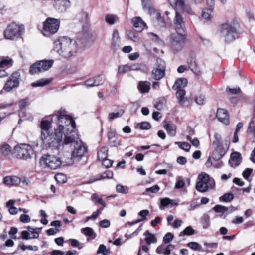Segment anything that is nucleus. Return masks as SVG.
Here are the masks:
<instances>
[{
    "mask_svg": "<svg viewBox=\"0 0 255 255\" xmlns=\"http://www.w3.org/2000/svg\"><path fill=\"white\" fill-rule=\"evenodd\" d=\"M53 5L55 8L60 12H64L71 6L69 0H54Z\"/></svg>",
    "mask_w": 255,
    "mask_h": 255,
    "instance_id": "obj_18",
    "label": "nucleus"
},
{
    "mask_svg": "<svg viewBox=\"0 0 255 255\" xmlns=\"http://www.w3.org/2000/svg\"><path fill=\"white\" fill-rule=\"evenodd\" d=\"M15 156L19 159L27 160L33 153L32 147L27 144H21L16 146L14 149Z\"/></svg>",
    "mask_w": 255,
    "mask_h": 255,
    "instance_id": "obj_11",
    "label": "nucleus"
},
{
    "mask_svg": "<svg viewBox=\"0 0 255 255\" xmlns=\"http://www.w3.org/2000/svg\"><path fill=\"white\" fill-rule=\"evenodd\" d=\"M130 71L129 65H124L119 66L118 67V72L120 74H124Z\"/></svg>",
    "mask_w": 255,
    "mask_h": 255,
    "instance_id": "obj_56",
    "label": "nucleus"
},
{
    "mask_svg": "<svg viewBox=\"0 0 255 255\" xmlns=\"http://www.w3.org/2000/svg\"><path fill=\"white\" fill-rule=\"evenodd\" d=\"M113 176V173L110 170H107L105 172L102 173V174L100 175V177L99 179L94 180V181L101 180V179H111L112 178Z\"/></svg>",
    "mask_w": 255,
    "mask_h": 255,
    "instance_id": "obj_44",
    "label": "nucleus"
},
{
    "mask_svg": "<svg viewBox=\"0 0 255 255\" xmlns=\"http://www.w3.org/2000/svg\"><path fill=\"white\" fill-rule=\"evenodd\" d=\"M175 90H177L176 96V98L178 100L179 104L183 107H186L188 105V100L184 97L185 95V91L184 89L182 88L177 89Z\"/></svg>",
    "mask_w": 255,
    "mask_h": 255,
    "instance_id": "obj_22",
    "label": "nucleus"
},
{
    "mask_svg": "<svg viewBox=\"0 0 255 255\" xmlns=\"http://www.w3.org/2000/svg\"><path fill=\"white\" fill-rule=\"evenodd\" d=\"M116 135V132L114 129L112 128H110L108 129L107 133V137L108 140L112 139L114 138Z\"/></svg>",
    "mask_w": 255,
    "mask_h": 255,
    "instance_id": "obj_61",
    "label": "nucleus"
},
{
    "mask_svg": "<svg viewBox=\"0 0 255 255\" xmlns=\"http://www.w3.org/2000/svg\"><path fill=\"white\" fill-rule=\"evenodd\" d=\"M219 199L221 201L225 202H230L234 199V196L232 193H227L221 196Z\"/></svg>",
    "mask_w": 255,
    "mask_h": 255,
    "instance_id": "obj_46",
    "label": "nucleus"
},
{
    "mask_svg": "<svg viewBox=\"0 0 255 255\" xmlns=\"http://www.w3.org/2000/svg\"><path fill=\"white\" fill-rule=\"evenodd\" d=\"M121 41L120 39L119 32L117 30L113 31L112 35V40L111 46L115 51L117 50L120 48Z\"/></svg>",
    "mask_w": 255,
    "mask_h": 255,
    "instance_id": "obj_25",
    "label": "nucleus"
},
{
    "mask_svg": "<svg viewBox=\"0 0 255 255\" xmlns=\"http://www.w3.org/2000/svg\"><path fill=\"white\" fill-rule=\"evenodd\" d=\"M20 77L19 72L12 73L5 84L3 89L6 92H9L13 88L17 87L19 84Z\"/></svg>",
    "mask_w": 255,
    "mask_h": 255,
    "instance_id": "obj_15",
    "label": "nucleus"
},
{
    "mask_svg": "<svg viewBox=\"0 0 255 255\" xmlns=\"http://www.w3.org/2000/svg\"><path fill=\"white\" fill-rule=\"evenodd\" d=\"M213 138L214 140L212 142L213 146L223 144L222 141V137L219 133L216 132L215 133L213 136Z\"/></svg>",
    "mask_w": 255,
    "mask_h": 255,
    "instance_id": "obj_45",
    "label": "nucleus"
},
{
    "mask_svg": "<svg viewBox=\"0 0 255 255\" xmlns=\"http://www.w3.org/2000/svg\"><path fill=\"white\" fill-rule=\"evenodd\" d=\"M168 1L175 11H183L190 15L194 14L190 5L186 2L185 0H168Z\"/></svg>",
    "mask_w": 255,
    "mask_h": 255,
    "instance_id": "obj_12",
    "label": "nucleus"
},
{
    "mask_svg": "<svg viewBox=\"0 0 255 255\" xmlns=\"http://www.w3.org/2000/svg\"><path fill=\"white\" fill-rule=\"evenodd\" d=\"M51 82L49 79H41L31 83L33 87H43L49 84Z\"/></svg>",
    "mask_w": 255,
    "mask_h": 255,
    "instance_id": "obj_36",
    "label": "nucleus"
},
{
    "mask_svg": "<svg viewBox=\"0 0 255 255\" xmlns=\"http://www.w3.org/2000/svg\"><path fill=\"white\" fill-rule=\"evenodd\" d=\"M186 38V34L184 33L176 32L171 34L168 44L171 50L174 53L182 50L184 47Z\"/></svg>",
    "mask_w": 255,
    "mask_h": 255,
    "instance_id": "obj_4",
    "label": "nucleus"
},
{
    "mask_svg": "<svg viewBox=\"0 0 255 255\" xmlns=\"http://www.w3.org/2000/svg\"><path fill=\"white\" fill-rule=\"evenodd\" d=\"M19 220L22 223H29L31 219L29 215L24 214L21 215L19 218Z\"/></svg>",
    "mask_w": 255,
    "mask_h": 255,
    "instance_id": "obj_64",
    "label": "nucleus"
},
{
    "mask_svg": "<svg viewBox=\"0 0 255 255\" xmlns=\"http://www.w3.org/2000/svg\"><path fill=\"white\" fill-rule=\"evenodd\" d=\"M131 22L133 27L137 29L138 32L142 31L144 27H146V23L140 17H135L133 18Z\"/></svg>",
    "mask_w": 255,
    "mask_h": 255,
    "instance_id": "obj_24",
    "label": "nucleus"
},
{
    "mask_svg": "<svg viewBox=\"0 0 255 255\" xmlns=\"http://www.w3.org/2000/svg\"><path fill=\"white\" fill-rule=\"evenodd\" d=\"M56 117L57 127L54 132L41 135V140L46 148L57 149L63 145L62 138L66 133H69L76 128V124L72 117L67 114L64 109L61 108L54 114Z\"/></svg>",
    "mask_w": 255,
    "mask_h": 255,
    "instance_id": "obj_1",
    "label": "nucleus"
},
{
    "mask_svg": "<svg viewBox=\"0 0 255 255\" xmlns=\"http://www.w3.org/2000/svg\"><path fill=\"white\" fill-rule=\"evenodd\" d=\"M126 35L130 40L134 42H138L139 41L138 34L132 30H128L126 31Z\"/></svg>",
    "mask_w": 255,
    "mask_h": 255,
    "instance_id": "obj_37",
    "label": "nucleus"
},
{
    "mask_svg": "<svg viewBox=\"0 0 255 255\" xmlns=\"http://www.w3.org/2000/svg\"><path fill=\"white\" fill-rule=\"evenodd\" d=\"M60 26V21L53 18H48L43 23V30L42 33L44 35L49 36L51 34H54L57 32Z\"/></svg>",
    "mask_w": 255,
    "mask_h": 255,
    "instance_id": "obj_10",
    "label": "nucleus"
},
{
    "mask_svg": "<svg viewBox=\"0 0 255 255\" xmlns=\"http://www.w3.org/2000/svg\"><path fill=\"white\" fill-rule=\"evenodd\" d=\"M185 183L182 179L181 177L177 178L176 182L175 184V188L176 189H181L184 187Z\"/></svg>",
    "mask_w": 255,
    "mask_h": 255,
    "instance_id": "obj_54",
    "label": "nucleus"
},
{
    "mask_svg": "<svg viewBox=\"0 0 255 255\" xmlns=\"http://www.w3.org/2000/svg\"><path fill=\"white\" fill-rule=\"evenodd\" d=\"M166 249L165 248V246L164 245H161L157 247L156 249V252L158 254H163L164 255H169V254L166 255Z\"/></svg>",
    "mask_w": 255,
    "mask_h": 255,
    "instance_id": "obj_60",
    "label": "nucleus"
},
{
    "mask_svg": "<svg viewBox=\"0 0 255 255\" xmlns=\"http://www.w3.org/2000/svg\"><path fill=\"white\" fill-rule=\"evenodd\" d=\"M137 87L141 93H148L150 89V83L147 81H141L139 82Z\"/></svg>",
    "mask_w": 255,
    "mask_h": 255,
    "instance_id": "obj_27",
    "label": "nucleus"
},
{
    "mask_svg": "<svg viewBox=\"0 0 255 255\" xmlns=\"http://www.w3.org/2000/svg\"><path fill=\"white\" fill-rule=\"evenodd\" d=\"M251 168H246L242 173V175L245 179L247 180L253 172Z\"/></svg>",
    "mask_w": 255,
    "mask_h": 255,
    "instance_id": "obj_63",
    "label": "nucleus"
},
{
    "mask_svg": "<svg viewBox=\"0 0 255 255\" xmlns=\"http://www.w3.org/2000/svg\"><path fill=\"white\" fill-rule=\"evenodd\" d=\"M166 64L164 60L160 58L156 59V68L152 71V77L156 80H159L163 78L165 75Z\"/></svg>",
    "mask_w": 255,
    "mask_h": 255,
    "instance_id": "obj_13",
    "label": "nucleus"
},
{
    "mask_svg": "<svg viewBox=\"0 0 255 255\" xmlns=\"http://www.w3.org/2000/svg\"><path fill=\"white\" fill-rule=\"evenodd\" d=\"M116 189L117 192L120 193L127 194L129 192V189L127 186H125L121 184L117 185Z\"/></svg>",
    "mask_w": 255,
    "mask_h": 255,
    "instance_id": "obj_49",
    "label": "nucleus"
},
{
    "mask_svg": "<svg viewBox=\"0 0 255 255\" xmlns=\"http://www.w3.org/2000/svg\"><path fill=\"white\" fill-rule=\"evenodd\" d=\"M110 250L106 249V246L103 244L100 245L97 251V254H102L101 255H108L110 253Z\"/></svg>",
    "mask_w": 255,
    "mask_h": 255,
    "instance_id": "obj_48",
    "label": "nucleus"
},
{
    "mask_svg": "<svg viewBox=\"0 0 255 255\" xmlns=\"http://www.w3.org/2000/svg\"><path fill=\"white\" fill-rule=\"evenodd\" d=\"M173 23L177 33H185V21L182 16L178 11H175V15L173 19Z\"/></svg>",
    "mask_w": 255,
    "mask_h": 255,
    "instance_id": "obj_16",
    "label": "nucleus"
},
{
    "mask_svg": "<svg viewBox=\"0 0 255 255\" xmlns=\"http://www.w3.org/2000/svg\"><path fill=\"white\" fill-rule=\"evenodd\" d=\"M160 190V187L158 185H155L151 187L147 188L145 190V192L143 193V195L148 194V193H156Z\"/></svg>",
    "mask_w": 255,
    "mask_h": 255,
    "instance_id": "obj_50",
    "label": "nucleus"
},
{
    "mask_svg": "<svg viewBox=\"0 0 255 255\" xmlns=\"http://www.w3.org/2000/svg\"><path fill=\"white\" fill-rule=\"evenodd\" d=\"M195 231L191 227L188 226L186 227L182 232L180 233L179 236H181L182 235H187L190 236L194 234Z\"/></svg>",
    "mask_w": 255,
    "mask_h": 255,
    "instance_id": "obj_51",
    "label": "nucleus"
},
{
    "mask_svg": "<svg viewBox=\"0 0 255 255\" xmlns=\"http://www.w3.org/2000/svg\"><path fill=\"white\" fill-rule=\"evenodd\" d=\"M174 238V235L172 233L168 232L165 234L163 237V242L168 244L170 243Z\"/></svg>",
    "mask_w": 255,
    "mask_h": 255,
    "instance_id": "obj_57",
    "label": "nucleus"
},
{
    "mask_svg": "<svg viewBox=\"0 0 255 255\" xmlns=\"http://www.w3.org/2000/svg\"><path fill=\"white\" fill-rule=\"evenodd\" d=\"M124 113L123 109H120L119 111L116 113H111L108 115V119L109 120H113L117 118L122 116Z\"/></svg>",
    "mask_w": 255,
    "mask_h": 255,
    "instance_id": "obj_43",
    "label": "nucleus"
},
{
    "mask_svg": "<svg viewBox=\"0 0 255 255\" xmlns=\"http://www.w3.org/2000/svg\"><path fill=\"white\" fill-rule=\"evenodd\" d=\"M220 33L227 43H230L235 40L238 36V32L234 22L226 23L221 25Z\"/></svg>",
    "mask_w": 255,
    "mask_h": 255,
    "instance_id": "obj_5",
    "label": "nucleus"
},
{
    "mask_svg": "<svg viewBox=\"0 0 255 255\" xmlns=\"http://www.w3.org/2000/svg\"><path fill=\"white\" fill-rule=\"evenodd\" d=\"M177 205L178 203L176 202L175 201L171 200L168 198H165L161 199L159 207L161 210H163L165 207L169 205L173 207L177 206Z\"/></svg>",
    "mask_w": 255,
    "mask_h": 255,
    "instance_id": "obj_28",
    "label": "nucleus"
},
{
    "mask_svg": "<svg viewBox=\"0 0 255 255\" xmlns=\"http://www.w3.org/2000/svg\"><path fill=\"white\" fill-rule=\"evenodd\" d=\"M144 235L146 236L145 241L147 244L149 245L152 243H154L157 242V239L155 236L150 233L148 230H146L144 233Z\"/></svg>",
    "mask_w": 255,
    "mask_h": 255,
    "instance_id": "obj_35",
    "label": "nucleus"
},
{
    "mask_svg": "<svg viewBox=\"0 0 255 255\" xmlns=\"http://www.w3.org/2000/svg\"><path fill=\"white\" fill-rule=\"evenodd\" d=\"M24 30L22 25L16 23L9 24L4 31V37L7 39L14 40L20 37Z\"/></svg>",
    "mask_w": 255,
    "mask_h": 255,
    "instance_id": "obj_8",
    "label": "nucleus"
},
{
    "mask_svg": "<svg viewBox=\"0 0 255 255\" xmlns=\"http://www.w3.org/2000/svg\"><path fill=\"white\" fill-rule=\"evenodd\" d=\"M213 16V9L211 8H206L202 10V17L204 19L210 20Z\"/></svg>",
    "mask_w": 255,
    "mask_h": 255,
    "instance_id": "obj_40",
    "label": "nucleus"
},
{
    "mask_svg": "<svg viewBox=\"0 0 255 255\" xmlns=\"http://www.w3.org/2000/svg\"><path fill=\"white\" fill-rule=\"evenodd\" d=\"M55 179L59 183H65L66 180V176L62 173L56 174L55 175Z\"/></svg>",
    "mask_w": 255,
    "mask_h": 255,
    "instance_id": "obj_58",
    "label": "nucleus"
},
{
    "mask_svg": "<svg viewBox=\"0 0 255 255\" xmlns=\"http://www.w3.org/2000/svg\"><path fill=\"white\" fill-rule=\"evenodd\" d=\"M65 160H67L66 158H63L62 160H61L54 155L47 154L42 156L40 162L41 165H44L51 169L55 170L59 168L62 163L66 165L64 162Z\"/></svg>",
    "mask_w": 255,
    "mask_h": 255,
    "instance_id": "obj_7",
    "label": "nucleus"
},
{
    "mask_svg": "<svg viewBox=\"0 0 255 255\" xmlns=\"http://www.w3.org/2000/svg\"><path fill=\"white\" fill-rule=\"evenodd\" d=\"M63 143L65 145L71 144L74 147L72 154L69 155L71 157L66 158L67 160L64 161L67 165L73 164L75 159H80L87 152L86 147L83 144L79 139L78 135L74 131V130L69 133H66Z\"/></svg>",
    "mask_w": 255,
    "mask_h": 255,
    "instance_id": "obj_2",
    "label": "nucleus"
},
{
    "mask_svg": "<svg viewBox=\"0 0 255 255\" xmlns=\"http://www.w3.org/2000/svg\"><path fill=\"white\" fill-rule=\"evenodd\" d=\"M164 127L166 130L168 135L172 137L176 136V126L175 125L168 123L165 124Z\"/></svg>",
    "mask_w": 255,
    "mask_h": 255,
    "instance_id": "obj_32",
    "label": "nucleus"
},
{
    "mask_svg": "<svg viewBox=\"0 0 255 255\" xmlns=\"http://www.w3.org/2000/svg\"><path fill=\"white\" fill-rule=\"evenodd\" d=\"M51 127V123L47 120H43L40 123L41 135L50 133L49 129Z\"/></svg>",
    "mask_w": 255,
    "mask_h": 255,
    "instance_id": "obj_26",
    "label": "nucleus"
},
{
    "mask_svg": "<svg viewBox=\"0 0 255 255\" xmlns=\"http://www.w3.org/2000/svg\"><path fill=\"white\" fill-rule=\"evenodd\" d=\"M78 18L83 25H87L89 22L88 14L85 11H81L78 15Z\"/></svg>",
    "mask_w": 255,
    "mask_h": 255,
    "instance_id": "obj_33",
    "label": "nucleus"
},
{
    "mask_svg": "<svg viewBox=\"0 0 255 255\" xmlns=\"http://www.w3.org/2000/svg\"><path fill=\"white\" fill-rule=\"evenodd\" d=\"M213 210L217 213H220V217L225 218L230 213L233 212L235 210L233 207H227L220 205H216Z\"/></svg>",
    "mask_w": 255,
    "mask_h": 255,
    "instance_id": "obj_20",
    "label": "nucleus"
},
{
    "mask_svg": "<svg viewBox=\"0 0 255 255\" xmlns=\"http://www.w3.org/2000/svg\"><path fill=\"white\" fill-rule=\"evenodd\" d=\"M130 71H140L146 73L148 71L147 66L143 63H134L129 65Z\"/></svg>",
    "mask_w": 255,
    "mask_h": 255,
    "instance_id": "obj_29",
    "label": "nucleus"
},
{
    "mask_svg": "<svg viewBox=\"0 0 255 255\" xmlns=\"http://www.w3.org/2000/svg\"><path fill=\"white\" fill-rule=\"evenodd\" d=\"M53 63V60L38 61L30 66L29 73L35 75L47 71L52 66Z\"/></svg>",
    "mask_w": 255,
    "mask_h": 255,
    "instance_id": "obj_9",
    "label": "nucleus"
},
{
    "mask_svg": "<svg viewBox=\"0 0 255 255\" xmlns=\"http://www.w3.org/2000/svg\"><path fill=\"white\" fill-rule=\"evenodd\" d=\"M108 148L106 147H103L98 152L97 157L99 160H103V159L107 158L108 157Z\"/></svg>",
    "mask_w": 255,
    "mask_h": 255,
    "instance_id": "obj_39",
    "label": "nucleus"
},
{
    "mask_svg": "<svg viewBox=\"0 0 255 255\" xmlns=\"http://www.w3.org/2000/svg\"><path fill=\"white\" fill-rule=\"evenodd\" d=\"M21 182V179L16 176H8L3 178V183L7 185H18Z\"/></svg>",
    "mask_w": 255,
    "mask_h": 255,
    "instance_id": "obj_23",
    "label": "nucleus"
},
{
    "mask_svg": "<svg viewBox=\"0 0 255 255\" xmlns=\"http://www.w3.org/2000/svg\"><path fill=\"white\" fill-rule=\"evenodd\" d=\"M109 144L112 147H116L121 145V140L117 138L108 140Z\"/></svg>",
    "mask_w": 255,
    "mask_h": 255,
    "instance_id": "obj_62",
    "label": "nucleus"
},
{
    "mask_svg": "<svg viewBox=\"0 0 255 255\" xmlns=\"http://www.w3.org/2000/svg\"><path fill=\"white\" fill-rule=\"evenodd\" d=\"M229 142L214 146V150L213 152L212 158L215 161H219L227 153L229 147Z\"/></svg>",
    "mask_w": 255,
    "mask_h": 255,
    "instance_id": "obj_14",
    "label": "nucleus"
},
{
    "mask_svg": "<svg viewBox=\"0 0 255 255\" xmlns=\"http://www.w3.org/2000/svg\"><path fill=\"white\" fill-rule=\"evenodd\" d=\"M137 126L141 130H147L151 128V125L148 122H142L141 123H138Z\"/></svg>",
    "mask_w": 255,
    "mask_h": 255,
    "instance_id": "obj_52",
    "label": "nucleus"
},
{
    "mask_svg": "<svg viewBox=\"0 0 255 255\" xmlns=\"http://www.w3.org/2000/svg\"><path fill=\"white\" fill-rule=\"evenodd\" d=\"M95 86L101 85L104 83L105 81L104 78L101 75H98L93 78Z\"/></svg>",
    "mask_w": 255,
    "mask_h": 255,
    "instance_id": "obj_53",
    "label": "nucleus"
},
{
    "mask_svg": "<svg viewBox=\"0 0 255 255\" xmlns=\"http://www.w3.org/2000/svg\"><path fill=\"white\" fill-rule=\"evenodd\" d=\"M149 214V212L148 210L145 209L140 211L138 213V215L142 217L141 219H138V220H141V222L143 221L146 220V217L148 216Z\"/></svg>",
    "mask_w": 255,
    "mask_h": 255,
    "instance_id": "obj_59",
    "label": "nucleus"
},
{
    "mask_svg": "<svg viewBox=\"0 0 255 255\" xmlns=\"http://www.w3.org/2000/svg\"><path fill=\"white\" fill-rule=\"evenodd\" d=\"M54 50L66 59L75 56L77 52V42L67 37L59 38L54 41Z\"/></svg>",
    "mask_w": 255,
    "mask_h": 255,
    "instance_id": "obj_3",
    "label": "nucleus"
},
{
    "mask_svg": "<svg viewBox=\"0 0 255 255\" xmlns=\"http://www.w3.org/2000/svg\"><path fill=\"white\" fill-rule=\"evenodd\" d=\"M11 151V148L8 144H5L0 146V151L5 156L9 155Z\"/></svg>",
    "mask_w": 255,
    "mask_h": 255,
    "instance_id": "obj_42",
    "label": "nucleus"
},
{
    "mask_svg": "<svg viewBox=\"0 0 255 255\" xmlns=\"http://www.w3.org/2000/svg\"><path fill=\"white\" fill-rule=\"evenodd\" d=\"M216 117L220 122L225 125H227L229 124V116L226 110L218 108L216 113Z\"/></svg>",
    "mask_w": 255,
    "mask_h": 255,
    "instance_id": "obj_19",
    "label": "nucleus"
},
{
    "mask_svg": "<svg viewBox=\"0 0 255 255\" xmlns=\"http://www.w3.org/2000/svg\"><path fill=\"white\" fill-rule=\"evenodd\" d=\"M81 233L86 236L90 237L91 239H94L96 237L97 234L93 229L90 227H85L81 229Z\"/></svg>",
    "mask_w": 255,
    "mask_h": 255,
    "instance_id": "obj_34",
    "label": "nucleus"
},
{
    "mask_svg": "<svg viewBox=\"0 0 255 255\" xmlns=\"http://www.w3.org/2000/svg\"><path fill=\"white\" fill-rule=\"evenodd\" d=\"M187 246L194 251H199L204 252L205 250L202 249L201 246L195 242H190L187 244Z\"/></svg>",
    "mask_w": 255,
    "mask_h": 255,
    "instance_id": "obj_41",
    "label": "nucleus"
},
{
    "mask_svg": "<svg viewBox=\"0 0 255 255\" xmlns=\"http://www.w3.org/2000/svg\"><path fill=\"white\" fill-rule=\"evenodd\" d=\"M195 101L197 104L203 105L206 102L205 96L203 95H199L195 98Z\"/></svg>",
    "mask_w": 255,
    "mask_h": 255,
    "instance_id": "obj_55",
    "label": "nucleus"
},
{
    "mask_svg": "<svg viewBox=\"0 0 255 255\" xmlns=\"http://www.w3.org/2000/svg\"><path fill=\"white\" fill-rule=\"evenodd\" d=\"M199 181L196 184V189L200 192H205L209 189H212L215 186L214 180L211 179L206 173H202L198 176Z\"/></svg>",
    "mask_w": 255,
    "mask_h": 255,
    "instance_id": "obj_6",
    "label": "nucleus"
},
{
    "mask_svg": "<svg viewBox=\"0 0 255 255\" xmlns=\"http://www.w3.org/2000/svg\"><path fill=\"white\" fill-rule=\"evenodd\" d=\"M201 223L204 229H207L210 226V216L208 214H204L201 218Z\"/></svg>",
    "mask_w": 255,
    "mask_h": 255,
    "instance_id": "obj_38",
    "label": "nucleus"
},
{
    "mask_svg": "<svg viewBox=\"0 0 255 255\" xmlns=\"http://www.w3.org/2000/svg\"><path fill=\"white\" fill-rule=\"evenodd\" d=\"M175 144L178 145V146L182 149L184 150L185 151H189L191 145L189 143L186 142H176Z\"/></svg>",
    "mask_w": 255,
    "mask_h": 255,
    "instance_id": "obj_47",
    "label": "nucleus"
},
{
    "mask_svg": "<svg viewBox=\"0 0 255 255\" xmlns=\"http://www.w3.org/2000/svg\"><path fill=\"white\" fill-rule=\"evenodd\" d=\"M12 64L13 60L11 58L0 57V78L6 77L8 75L5 70L1 69V68L11 67Z\"/></svg>",
    "mask_w": 255,
    "mask_h": 255,
    "instance_id": "obj_17",
    "label": "nucleus"
},
{
    "mask_svg": "<svg viewBox=\"0 0 255 255\" xmlns=\"http://www.w3.org/2000/svg\"><path fill=\"white\" fill-rule=\"evenodd\" d=\"M141 1L144 10L147 11L149 14L154 12L155 9L150 0H141Z\"/></svg>",
    "mask_w": 255,
    "mask_h": 255,
    "instance_id": "obj_30",
    "label": "nucleus"
},
{
    "mask_svg": "<svg viewBox=\"0 0 255 255\" xmlns=\"http://www.w3.org/2000/svg\"><path fill=\"white\" fill-rule=\"evenodd\" d=\"M242 158L241 154L238 152H234L231 153L229 163L231 167L236 168L241 163Z\"/></svg>",
    "mask_w": 255,
    "mask_h": 255,
    "instance_id": "obj_21",
    "label": "nucleus"
},
{
    "mask_svg": "<svg viewBox=\"0 0 255 255\" xmlns=\"http://www.w3.org/2000/svg\"><path fill=\"white\" fill-rule=\"evenodd\" d=\"M188 81L186 78H179L177 80L172 87L173 90L177 89H183L187 85Z\"/></svg>",
    "mask_w": 255,
    "mask_h": 255,
    "instance_id": "obj_31",
    "label": "nucleus"
}]
</instances>
